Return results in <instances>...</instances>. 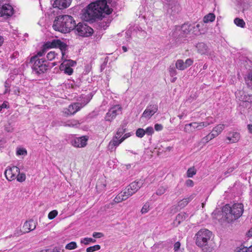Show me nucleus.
Returning <instances> with one entry per match:
<instances>
[{
    "instance_id": "7ed1b4c3",
    "label": "nucleus",
    "mask_w": 252,
    "mask_h": 252,
    "mask_svg": "<svg viewBox=\"0 0 252 252\" xmlns=\"http://www.w3.org/2000/svg\"><path fill=\"white\" fill-rule=\"evenodd\" d=\"M244 210L242 203H234L232 206L226 204L222 208V218L228 223H231L242 216Z\"/></svg>"
},
{
    "instance_id": "1a4fd4ad",
    "label": "nucleus",
    "mask_w": 252,
    "mask_h": 252,
    "mask_svg": "<svg viewBox=\"0 0 252 252\" xmlns=\"http://www.w3.org/2000/svg\"><path fill=\"white\" fill-rule=\"evenodd\" d=\"M45 46L47 47H50L51 48H59L62 54V60H64L65 51L67 49V45L66 43L60 39H53L51 41H47L45 43Z\"/></svg>"
},
{
    "instance_id": "4d7b16f0",
    "label": "nucleus",
    "mask_w": 252,
    "mask_h": 252,
    "mask_svg": "<svg viewBox=\"0 0 252 252\" xmlns=\"http://www.w3.org/2000/svg\"><path fill=\"white\" fill-rule=\"evenodd\" d=\"M126 37L127 41H129L131 38V32L127 31L126 32Z\"/></svg>"
},
{
    "instance_id": "20e7f679",
    "label": "nucleus",
    "mask_w": 252,
    "mask_h": 252,
    "mask_svg": "<svg viewBox=\"0 0 252 252\" xmlns=\"http://www.w3.org/2000/svg\"><path fill=\"white\" fill-rule=\"evenodd\" d=\"M212 232L207 229H202L195 235V243L199 247L202 248L204 252H210L212 248L208 246V241L212 236Z\"/></svg>"
},
{
    "instance_id": "2f4dec72",
    "label": "nucleus",
    "mask_w": 252,
    "mask_h": 252,
    "mask_svg": "<svg viewBox=\"0 0 252 252\" xmlns=\"http://www.w3.org/2000/svg\"><path fill=\"white\" fill-rule=\"evenodd\" d=\"M196 174V170L194 166L189 168L187 172L188 178H191Z\"/></svg>"
},
{
    "instance_id": "6e6552de",
    "label": "nucleus",
    "mask_w": 252,
    "mask_h": 252,
    "mask_svg": "<svg viewBox=\"0 0 252 252\" xmlns=\"http://www.w3.org/2000/svg\"><path fill=\"white\" fill-rule=\"evenodd\" d=\"M74 30L76 32V34L83 37H89L94 32V30L91 27L86 23L81 22L79 23L77 25L75 24Z\"/></svg>"
},
{
    "instance_id": "39448f33",
    "label": "nucleus",
    "mask_w": 252,
    "mask_h": 252,
    "mask_svg": "<svg viewBox=\"0 0 252 252\" xmlns=\"http://www.w3.org/2000/svg\"><path fill=\"white\" fill-rule=\"evenodd\" d=\"M163 2L166 14L170 17H176L182 10L180 0H163Z\"/></svg>"
},
{
    "instance_id": "aec40b11",
    "label": "nucleus",
    "mask_w": 252,
    "mask_h": 252,
    "mask_svg": "<svg viewBox=\"0 0 252 252\" xmlns=\"http://www.w3.org/2000/svg\"><path fill=\"white\" fill-rule=\"evenodd\" d=\"M118 136H115L113 139L110 141L108 145V149L111 151H113L115 147L118 146L121 144L123 141L121 139H119Z\"/></svg>"
},
{
    "instance_id": "338daca9",
    "label": "nucleus",
    "mask_w": 252,
    "mask_h": 252,
    "mask_svg": "<svg viewBox=\"0 0 252 252\" xmlns=\"http://www.w3.org/2000/svg\"><path fill=\"white\" fill-rule=\"evenodd\" d=\"M210 125L209 123L208 122H200V126L202 127V128L204 127H207Z\"/></svg>"
},
{
    "instance_id": "f704fd0d",
    "label": "nucleus",
    "mask_w": 252,
    "mask_h": 252,
    "mask_svg": "<svg viewBox=\"0 0 252 252\" xmlns=\"http://www.w3.org/2000/svg\"><path fill=\"white\" fill-rule=\"evenodd\" d=\"M100 246L99 245H95L93 246L88 247L86 249L87 252H94L100 249Z\"/></svg>"
},
{
    "instance_id": "bf43d9fd",
    "label": "nucleus",
    "mask_w": 252,
    "mask_h": 252,
    "mask_svg": "<svg viewBox=\"0 0 252 252\" xmlns=\"http://www.w3.org/2000/svg\"><path fill=\"white\" fill-rule=\"evenodd\" d=\"M9 107V103L7 101H4L2 104H1V110L2 108H8Z\"/></svg>"
},
{
    "instance_id": "412c9836",
    "label": "nucleus",
    "mask_w": 252,
    "mask_h": 252,
    "mask_svg": "<svg viewBox=\"0 0 252 252\" xmlns=\"http://www.w3.org/2000/svg\"><path fill=\"white\" fill-rule=\"evenodd\" d=\"M194 197L195 194H192L187 198H183L178 202L177 206L180 207V209L184 208L194 198Z\"/></svg>"
},
{
    "instance_id": "b1692460",
    "label": "nucleus",
    "mask_w": 252,
    "mask_h": 252,
    "mask_svg": "<svg viewBox=\"0 0 252 252\" xmlns=\"http://www.w3.org/2000/svg\"><path fill=\"white\" fill-rule=\"evenodd\" d=\"M188 217V215L185 212H181L178 214L174 220V223L177 222V226L185 220Z\"/></svg>"
},
{
    "instance_id": "6e6d98bb",
    "label": "nucleus",
    "mask_w": 252,
    "mask_h": 252,
    "mask_svg": "<svg viewBox=\"0 0 252 252\" xmlns=\"http://www.w3.org/2000/svg\"><path fill=\"white\" fill-rule=\"evenodd\" d=\"M186 185L187 187H192L194 185V182L192 180L188 179L186 181Z\"/></svg>"
},
{
    "instance_id": "cd10ccee",
    "label": "nucleus",
    "mask_w": 252,
    "mask_h": 252,
    "mask_svg": "<svg viewBox=\"0 0 252 252\" xmlns=\"http://www.w3.org/2000/svg\"><path fill=\"white\" fill-rule=\"evenodd\" d=\"M215 15L214 13H210L203 17V21L205 23L212 22L215 20Z\"/></svg>"
},
{
    "instance_id": "4be33fe9",
    "label": "nucleus",
    "mask_w": 252,
    "mask_h": 252,
    "mask_svg": "<svg viewBox=\"0 0 252 252\" xmlns=\"http://www.w3.org/2000/svg\"><path fill=\"white\" fill-rule=\"evenodd\" d=\"M51 48L47 47L45 46V44L43 45L42 49L38 51L37 54L31 58L32 61H34L37 59H40L39 58L43 56L47 52V50Z\"/></svg>"
},
{
    "instance_id": "0eeeda50",
    "label": "nucleus",
    "mask_w": 252,
    "mask_h": 252,
    "mask_svg": "<svg viewBox=\"0 0 252 252\" xmlns=\"http://www.w3.org/2000/svg\"><path fill=\"white\" fill-rule=\"evenodd\" d=\"M193 29H195L194 24L185 23L182 26H176L174 35L180 38L185 37Z\"/></svg>"
},
{
    "instance_id": "72a5a7b5",
    "label": "nucleus",
    "mask_w": 252,
    "mask_h": 252,
    "mask_svg": "<svg viewBox=\"0 0 252 252\" xmlns=\"http://www.w3.org/2000/svg\"><path fill=\"white\" fill-rule=\"evenodd\" d=\"M11 85V81L10 79H7L4 83L5 90L3 92V94H6L9 93L10 91V87Z\"/></svg>"
},
{
    "instance_id": "2eb2a0df",
    "label": "nucleus",
    "mask_w": 252,
    "mask_h": 252,
    "mask_svg": "<svg viewBox=\"0 0 252 252\" xmlns=\"http://www.w3.org/2000/svg\"><path fill=\"white\" fill-rule=\"evenodd\" d=\"M1 4H2V6H1V17L4 16H6L7 18L11 17L14 11L12 6L9 4H3L1 1Z\"/></svg>"
},
{
    "instance_id": "0e129e2a",
    "label": "nucleus",
    "mask_w": 252,
    "mask_h": 252,
    "mask_svg": "<svg viewBox=\"0 0 252 252\" xmlns=\"http://www.w3.org/2000/svg\"><path fill=\"white\" fill-rule=\"evenodd\" d=\"M208 136L210 140L217 137L216 134L213 133L212 131L211 133L208 134Z\"/></svg>"
},
{
    "instance_id": "79ce46f5",
    "label": "nucleus",
    "mask_w": 252,
    "mask_h": 252,
    "mask_svg": "<svg viewBox=\"0 0 252 252\" xmlns=\"http://www.w3.org/2000/svg\"><path fill=\"white\" fill-rule=\"evenodd\" d=\"M150 209V204L149 202H146L142 207L141 212L142 214L147 213Z\"/></svg>"
},
{
    "instance_id": "f3484780",
    "label": "nucleus",
    "mask_w": 252,
    "mask_h": 252,
    "mask_svg": "<svg viewBox=\"0 0 252 252\" xmlns=\"http://www.w3.org/2000/svg\"><path fill=\"white\" fill-rule=\"evenodd\" d=\"M37 224V221L34 220L33 219H31L28 221H26L23 226V229L24 230V233L29 232L34 230Z\"/></svg>"
},
{
    "instance_id": "7c9ffc66",
    "label": "nucleus",
    "mask_w": 252,
    "mask_h": 252,
    "mask_svg": "<svg viewBox=\"0 0 252 252\" xmlns=\"http://www.w3.org/2000/svg\"><path fill=\"white\" fill-rule=\"evenodd\" d=\"M79 123L78 121L75 120H71L66 121L63 123V126H74L79 125Z\"/></svg>"
},
{
    "instance_id": "37998d69",
    "label": "nucleus",
    "mask_w": 252,
    "mask_h": 252,
    "mask_svg": "<svg viewBox=\"0 0 252 252\" xmlns=\"http://www.w3.org/2000/svg\"><path fill=\"white\" fill-rule=\"evenodd\" d=\"M166 189H167V188L166 187H164L163 186H160L157 189V190L156 191V194L158 195H161L162 194H164L165 192Z\"/></svg>"
},
{
    "instance_id": "a878e982",
    "label": "nucleus",
    "mask_w": 252,
    "mask_h": 252,
    "mask_svg": "<svg viewBox=\"0 0 252 252\" xmlns=\"http://www.w3.org/2000/svg\"><path fill=\"white\" fill-rule=\"evenodd\" d=\"M225 127V125L223 124H219L216 126L212 130L213 133L216 134V136H218L224 129Z\"/></svg>"
},
{
    "instance_id": "ea45409f",
    "label": "nucleus",
    "mask_w": 252,
    "mask_h": 252,
    "mask_svg": "<svg viewBox=\"0 0 252 252\" xmlns=\"http://www.w3.org/2000/svg\"><path fill=\"white\" fill-rule=\"evenodd\" d=\"M168 71L170 76L172 77L175 76L177 74L176 68L174 67V66H170V67L168 68Z\"/></svg>"
},
{
    "instance_id": "a18cd8bd",
    "label": "nucleus",
    "mask_w": 252,
    "mask_h": 252,
    "mask_svg": "<svg viewBox=\"0 0 252 252\" xmlns=\"http://www.w3.org/2000/svg\"><path fill=\"white\" fill-rule=\"evenodd\" d=\"M63 63H65V64L71 67L74 66L76 64V62L71 60L64 59Z\"/></svg>"
},
{
    "instance_id": "de8ad7c7",
    "label": "nucleus",
    "mask_w": 252,
    "mask_h": 252,
    "mask_svg": "<svg viewBox=\"0 0 252 252\" xmlns=\"http://www.w3.org/2000/svg\"><path fill=\"white\" fill-rule=\"evenodd\" d=\"M58 211L57 210H53L51 211L48 215V219L49 220H53L58 215Z\"/></svg>"
},
{
    "instance_id": "3c124183",
    "label": "nucleus",
    "mask_w": 252,
    "mask_h": 252,
    "mask_svg": "<svg viewBox=\"0 0 252 252\" xmlns=\"http://www.w3.org/2000/svg\"><path fill=\"white\" fill-rule=\"evenodd\" d=\"M193 63V61L192 59H191L190 58L187 59L186 60L185 62H184V64L186 66V68H187V67L191 65Z\"/></svg>"
},
{
    "instance_id": "774afa93",
    "label": "nucleus",
    "mask_w": 252,
    "mask_h": 252,
    "mask_svg": "<svg viewBox=\"0 0 252 252\" xmlns=\"http://www.w3.org/2000/svg\"><path fill=\"white\" fill-rule=\"evenodd\" d=\"M247 127H248L249 132L250 134H252V124H249L247 126Z\"/></svg>"
},
{
    "instance_id": "c756f323",
    "label": "nucleus",
    "mask_w": 252,
    "mask_h": 252,
    "mask_svg": "<svg viewBox=\"0 0 252 252\" xmlns=\"http://www.w3.org/2000/svg\"><path fill=\"white\" fill-rule=\"evenodd\" d=\"M95 242L96 240L92 238L86 237L81 240V243L84 244L85 245H88L90 243H94Z\"/></svg>"
},
{
    "instance_id": "393cba45",
    "label": "nucleus",
    "mask_w": 252,
    "mask_h": 252,
    "mask_svg": "<svg viewBox=\"0 0 252 252\" xmlns=\"http://www.w3.org/2000/svg\"><path fill=\"white\" fill-rule=\"evenodd\" d=\"M60 69L61 70L64 71L65 74L69 75H71L73 72V69L71 67L65 64V63H63L61 64Z\"/></svg>"
},
{
    "instance_id": "473e14b6",
    "label": "nucleus",
    "mask_w": 252,
    "mask_h": 252,
    "mask_svg": "<svg viewBox=\"0 0 252 252\" xmlns=\"http://www.w3.org/2000/svg\"><path fill=\"white\" fill-rule=\"evenodd\" d=\"M234 22L237 26L241 28H244L245 27V22L242 19L236 18L234 20Z\"/></svg>"
},
{
    "instance_id": "603ef678",
    "label": "nucleus",
    "mask_w": 252,
    "mask_h": 252,
    "mask_svg": "<svg viewBox=\"0 0 252 252\" xmlns=\"http://www.w3.org/2000/svg\"><path fill=\"white\" fill-rule=\"evenodd\" d=\"M104 234L101 232H94L93 233V236L95 238H100L103 237Z\"/></svg>"
},
{
    "instance_id": "09e8293b",
    "label": "nucleus",
    "mask_w": 252,
    "mask_h": 252,
    "mask_svg": "<svg viewBox=\"0 0 252 252\" xmlns=\"http://www.w3.org/2000/svg\"><path fill=\"white\" fill-rule=\"evenodd\" d=\"M124 200H125V199L121 193L118 194L114 199V201L116 203H119Z\"/></svg>"
},
{
    "instance_id": "864d4df0",
    "label": "nucleus",
    "mask_w": 252,
    "mask_h": 252,
    "mask_svg": "<svg viewBox=\"0 0 252 252\" xmlns=\"http://www.w3.org/2000/svg\"><path fill=\"white\" fill-rule=\"evenodd\" d=\"M181 246V243L178 241L176 242L174 245V250L175 252H179V250Z\"/></svg>"
},
{
    "instance_id": "4468645a",
    "label": "nucleus",
    "mask_w": 252,
    "mask_h": 252,
    "mask_svg": "<svg viewBox=\"0 0 252 252\" xmlns=\"http://www.w3.org/2000/svg\"><path fill=\"white\" fill-rule=\"evenodd\" d=\"M144 182L143 180L135 181L131 183L126 188L130 191L129 194H133L136 193L143 186Z\"/></svg>"
},
{
    "instance_id": "8fccbe9b",
    "label": "nucleus",
    "mask_w": 252,
    "mask_h": 252,
    "mask_svg": "<svg viewBox=\"0 0 252 252\" xmlns=\"http://www.w3.org/2000/svg\"><path fill=\"white\" fill-rule=\"evenodd\" d=\"M145 134L148 135H152L154 132V130L152 126H149L145 130Z\"/></svg>"
},
{
    "instance_id": "e2e57ef3",
    "label": "nucleus",
    "mask_w": 252,
    "mask_h": 252,
    "mask_svg": "<svg viewBox=\"0 0 252 252\" xmlns=\"http://www.w3.org/2000/svg\"><path fill=\"white\" fill-rule=\"evenodd\" d=\"M23 233H24V232H22V230H16L15 231V232L14 233V235L15 236H19L20 235H21Z\"/></svg>"
},
{
    "instance_id": "5fc2aeb1",
    "label": "nucleus",
    "mask_w": 252,
    "mask_h": 252,
    "mask_svg": "<svg viewBox=\"0 0 252 252\" xmlns=\"http://www.w3.org/2000/svg\"><path fill=\"white\" fill-rule=\"evenodd\" d=\"M154 128L157 131H161L162 130L163 127L161 124H156L155 125Z\"/></svg>"
},
{
    "instance_id": "052dcab7",
    "label": "nucleus",
    "mask_w": 252,
    "mask_h": 252,
    "mask_svg": "<svg viewBox=\"0 0 252 252\" xmlns=\"http://www.w3.org/2000/svg\"><path fill=\"white\" fill-rule=\"evenodd\" d=\"M19 56V53L17 51H15L13 53L12 55H10V58L12 59H15L17 58Z\"/></svg>"
},
{
    "instance_id": "a19ab883",
    "label": "nucleus",
    "mask_w": 252,
    "mask_h": 252,
    "mask_svg": "<svg viewBox=\"0 0 252 252\" xmlns=\"http://www.w3.org/2000/svg\"><path fill=\"white\" fill-rule=\"evenodd\" d=\"M130 193V191H129V190H128V189H127V188H126V189L124 190V191H122L121 192V194H122V195L124 197V199L125 200H126V199H127L129 197L131 196V195H132V194H129V193Z\"/></svg>"
},
{
    "instance_id": "f257e3e1",
    "label": "nucleus",
    "mask_w": 252,
    "mask_h": 252,
    "mask_svg": "<svg viewBox=\"0 0 252 252\" xmlns=\"http://www.w3.org/2000/svg\"><path fill=\"white\" fill-rule=\"evenodd\" d=\"M114 6L113 0H98L92 2L88 5L83 14V18L85 21L94 23L96 19H101L97 23L100 29L105 30L109 25L110 22L101 20V17L110 14L112 9L110 7Z\"/></svg>"
},
{
    "instance_id": "49530a36",
    "label": "nucleus",
    "mask_w": 252,
    "mask_h": 252,
    "mask_svg": "<svg viewBox=\"0 0 252 252\" xmlns=\"http://www.w3.org/2000/svg\"><path fill=\"white\" fill-rule=\"evenodd\" d=\"M4 130L7 132H12L13 130V126L11 123L8 122L7 124L4 126Z\"/></svg>"
},
{
    "instance_id": "69168bd1",
    "label": "nucleus",
    "mask_w": 252,
    "mask_h": 252,
    "mask_svg": "<svg viewBox=\"0 0 252 252\" xmlns=\"http://www.w3.org/2000/svg\"><path fill=\"white\" fill-rule=\"evenodd\" d=\"M130 136H131V134L130 132L126 133L121 139L123 141H124L126 139L129 137Z\"/></svg>"
},
{
    "instance_id": "58836bf2",
    "label": "nucleus",
    "mask_w": 252,
    "mask_h": 252,
    "mask_svg": "<svg viewBox=\"0 0 252 252\" xmlns=\"http://www.w3.org/2000/svg\"><path fill=\"white\" fill-rule=\"evenodd\" d=\"M77 248V244L75 242H71L65 246V249L69 250H74Z\"/></svg>"
},
{
    "instance_id": "423d86ee",
    "label": "nucleus",
    "mask_w": 252,
    "mask_h": 252,
    "mask_svg": "<svg viewBox=\"0 0 252 252\" xmlns=\"http://www.w3.org/2000/svg\"><path fill=\"white\" fill-rule=\"evenodd\" d=\"M30 63L32 64V71L37 75L44 73L50 68V63L45 59H37L34 61L31 59Z\"/></svg>"
},
{
    "instance_id": "4c0bfd02",
    "label": "nucleus",
    "mask_w": 252,
    "mask_h": 252,
    "mask_svg": "<svg viewBox=\"0 0 252 252\" xmlns=\"http://www.w3.org/2000/svg\"><path fill=\"white\" fill-rule=\"evenodd\" d=\"M135 134L137 137L142 138L145 134V130L142 128H139L136 130Z\"/></svg>"
},
{
    "instance_id": "5701e85b",
    "label": "nucleus",
    "mask_w": 252,
    "mask_h": 252,
    "mask_svg": "<svg viewBox=\"0 0 252 252\" xmlns=\"http://www.w3.org/2000/svg\"><path fill=\"white\" fill-rule=\"evenodd\" d=\"M240 136V133L237 132H232L229 133V135L226 139L229 141L230 143H235L239 141Z\"/></svg>"
},
{
    "instance_id": "c9c22d12",
    "label": "nucleus",
    "mask_w": 252,
    "mask_h": 252,
    "mask_svg": "<svg viewBox=\"0 0 252 252\" xmlns=\"http://www.w3.org/2000/svg\"><path fill=\"white\" fill-rule=\"evenodd\" d=\"M58 54L56 53L55 51H50L47 54L46 58L48 61H52L56 58V56Z\"/></svg>"
},
{
    "instance_id": "ddd939ff",
    "label": "nucleus",
    "mask_w": 252,
    "mask_h": 252,
    "mask_svg": "<svg viewBox=\"0 0 252 252\" xmlns=\"http://www.w3.org/2000/svg\"><path fill=\"white\" fill-rule=\"evenodd\" d=\"M158 106L157 104H149L142 114V117L150 119L158 111Z\"/></svg>"
},
{
    "instance_id": "9d476101",
    "label": "nucleus",
    "mask_w": 252,
    "mask_h": 252,
    "mask_svg": "<svg viewBox=\"0 0 252 252\" xmlns=\"http://www.w3.org/2000/svg\"><path fill=\"white\" fill-rule=\"evenodd\" d=\"M122 113V107L119 105L111 107L106 113L104 119L106 121L111 122L116 117Z\"/></svg>"
},
{
    "instance_id": "a211bd4d",
    "label": "nucleus",
    "mask_w": 252,
    "mask_h": 252,
    "mask_svg": "<svg viewBox=\"0 0 252 252\" xmlns=\"http://www.w3.org/2000/svg\"><path fill=\"white\" fill-rule=\"evenodd\" d=\"M71 1V0H56L53 5L54 8L63 9L68 7L70 5Z\"/></svg>"
},
{
    "instance_id": "c85d7f7f",
    "label": "nucleus",
    "mask_w": 252,
    "mask_h": 252,
    "mask_svg": "<svg viewBox=\"0 0 252 252\" xmlns=\"http://www.w3.org/2000/svg\"><path fill=\"white\" fill-rule=\"evenodd\" d=\"M175 65L176 68L180 70H184L186 69L183 60H177L176 62Z\"/></svg>"
},
{
    "instance_id": "6ab92c4d",
    "label": "nucleus",
    "mask_w": 252,
    "mask_h": 252,
    "mask_svg": "<svg viewBox=\"0 0 252 252\" xmlns=\"http://www.w3.org/2000/svg\"><path fill=\"white\" fill-rule=\"evenodd\" d=\"M198 53L201 55H207L209 53V48L204 42H199L196 45Z\"/></svg>"
},
{
    "instance_id": "13d9d810",
    "label": "nucleus",
    "mask_w": 252,
    "mask_h": 252,
    "mask_svg": "<svg viewBox=\"0 0 252 252\" xmlns=\"http://www.w3.org/2000/svg\"><path fill=\"white\" fill-rule=\"evenodd\" d=\"M245 80L246 82H248L249 81H250L252 82V71H250L248 74L247 77L245 78Z\"/></svg>"
},
{
    "instance_id": "bb28decb",
    "label": "nucleus",
    "mask_w": 252,
    "mask_h": 252,
    "mask_svg": "<svg viewBox=\"0 0 252 252\" xmlns=\"http://www.w3.org/2000/svg\"><path fill=\"white\" fill-rule=\"evenodd\" d=\"M126 123L122 124L121 125L120 127L118 129V130L116 132V134L115 136H118V137L120 138L122 136V135L126 131Z\"/></svg>"
},
{
    "instance_id": "f8f14e48",
    "label": "nucleus",
    "mask_w": 252,
    "mask_h": 252,
    "mask_svg": "<svg viewBox=\"0 0 252 252\" xmlns=\"http://www.w3.org/2000/svg\"><path fill=\"white\" fill-rule=\"evenodd\" d=\"M18 173H19V168L13 166L5 170L4 175L8 180L12 181L16 179Z\"/></svg>"
},
{
    "instance_id": "e433bc0d",
    "label": "nucleus",
    "mask_w": 252,
    "mask_h": 252,
    "mask_svg": "<svg viewBox=\"0 0 252 252\" xmlns=\"http://www.w3.org/2000/svg\"><path fill=\"white\" fill-rule=\"evenodd\" d=\"M16 177V180L17 181L19 182H23L25 181L26 176L25 173H18Z\"/></svg>"
},
{
    "instance_id": "9b49d317",
    "label": "nucleus",
    "mask_w": 252,
    "mask_h": 252,
    "mask_svg": "<svg viewBox=\"0 0 252 252\" xmlns=\"http://www.w3.org/2000/svg\"><path fill=\"white\" fill-rule=\"evenodd\" d=\"M88 140V136H83L79 137H74L71 140L72 146L77 148H83L86 146Z\"/></svg>"
},
{
    "instance_id": "c03bdc74",
    "label": "nucleus",
    "mask_w": 252,
    "mask_h": 252,
    "mask_svg": "<svg viewBox=\"0 0 252 252\" xmlns=\"http://www.w3.org/2000/svg\"><path fill=\"white\" fill-rule=\"evenodd\" d=\"M16 154L18 156H26L27 155V151L25 148H18Z\"/></svg>"
},
{
    "instance_id": "f03ea898",
    "label": "nucleus",
    "mask_w": 252,
    "mask_h": 252,
    "mask_svg": "<svg viewBox=\"0 0 252 252\" xmlns=\"http://www.w3.org/2000/svg\"><path fill=\"white\" fill-rule=\"evenodd\" d=\"M75 24V21L71 16L59 15L54 20L53 28L62 33H68L74 29Z\"/></svg>"
},
{
    "instance_id": "dca6fc26",
    "label": "nucleus",
    "mask_w": 252,
    "mask_h": 252,
    "mask_svg": "<svg viewBox=\"0 0 252 252\" xmlns=\"http://www.w3.org/2000/svg\"><path fill=\"white\" fill-rule=\"evenodd\" d=\"M83 106L80 103L77 102L69 105L68 108L64 110L65 114L67 115H72L79 111Z\"/></svg>"
},
{
    "instance_id": "680f3d73",
    "label": "nucleus",
    "mask_w": 252,
    "mask_h": 252,
    "mask_svg": "<svg viewBox=\"0 0 252 252\" xmlns=\"http://www.w3.org/2000/svg\"><path fill=\"white\" fill-rule=\"evenodd\" d=\"M248 250L247 246H243V247L240 248L237 252H248Z\"/></svg>"
}]
</instances>
